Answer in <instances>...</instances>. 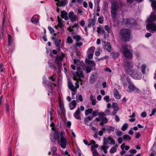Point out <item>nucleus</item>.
Segmentation results:
<instances>
[{
    "mask_svg": "<svg viewBox=\"0 0 156 156\" xmlns=\"http://www.w3.org/2000/svg\"><path fill=\"white\" fill-rule=\"evenodd\" d=\"M156 20V15L151 13L147 20V23H153Z\"/></svg>",
    "mask_w": 156,
    "mask_h": 156,
    "instance_id": "obj_14",
    "label": "nucleus"
},
{
    "mask_svg": "<svg viewBox=\"0 0 156 156\" xmlns=\"http://www.w3.org/2000/svg\"><path fill=\"white\" fill-rule=\"evenodd\" d=\"M5 107L6 109V112L8 113L9 112V105L7 103H6L5 104Z\"/></svg>",
    "mask_w": 156,
    "mask_h": 156,
    "instance_id": "obj_57",
    "label": "nucleus"
},
{
    "mask_svg": "<svg viewBox=\"0 0 156 156\" xmlns=\"http://www.w3.org/2000/svg\"><path fill=\"white\" fill-rule=\"evenodd\" d=\"M92 67L86 65V71L87 73L90 72L92 70Z\"/></svg>",
    "mask_w": 156,
    "mask_h": 156,
    "instance_id": "obj_48",
    "label": "nucleus"
},
{
    "mask_svg": "<svg viewBox=\"0 0 156 156\" xmlns=\"http://www.w3.org/2000/svg\"><path fill=\"white\" fill-rule=\"evenodd\" d=\"M100 148L101 150L103 151L106 154L107 152V149L108 148V147L107 146L103 145Z\"/></svg>",
    "mask_w": 156,
    "mask_h": 156,
    "instance_id": "obj_28",
    "label": "nucleus"
},
{
    "mask_svg": "<svg viewBox=\"0 0 156 156\" xmlns=\"http://www.w3.org/2000/svg\"><path fill=\"white\" fill-rule=\"evenodd\" d=\"M95 49V48L94 47H91L88 48L87 51V53H91L94 54Z\"/></svg>",
    "mask_w": 156,
    "mask_h": 156,
    "instance_id": "obj_27",
    "label": "nucleus"
},
{
    "mask_svg": "<svg viewBox=\"0 0 156 156\" xmlns=\"http://www.w3.org/2000/svg\"><path fill=\"white\" fill-rule=\"evenodd\" d=\"M93 109L92 108H90L85 111V115L86 116L92 113Z\"/></svg>",
    "mask_w": 156,
    "mask_h": 156,
    "instance_id": "obj_38",
    "label": "nucleus"
},
{
    "mask_svg": "<svg viewBox=\"0 0 156 156\" xmlns=\"http://www.w3.org/2000/svg\"><path fill=\"white\" fill-rule=\"evenodd\" d=\"M124 22L126 24H132L134 22V20L133 19H127L124 20Z\"/></svg>",
    "mask_w": 156,
    "mask_h": 156,
    "instance_id": "obj_25",
    "label": "nucleus"
},
{
    "mask_svg": "<svg viewBox=\"0 0 156 156\" xmlns=\"http://www.w3.org/2000/svg\"><path fill=\"white\" fill-rule=\"evenodd\" d=\"M59 104L60 108L62 110H63L64 108V105L63 103H62L60 101L59 102Z\"/></svg>",
    "mask_w": 156,
    "mask_h": 156,
    "instance_id": "obj_55",
    "label": "nucleus"
},
{
    "mask_svg": "<svg viewBox=\"0 0 156 156\" xmlns=\"http://www.w3.org/2000/svg\"><path fill=\"white\" fill-rule=\"evenodd\" d=\"M48 29L49 30L50 32V33L51 34H52L53 33H54V30L51 27H48Z\"/></svg>",
    "mask_w": 156,
    "mask_h": 156,
    "instance_id": "obj_58",
    "label": "nucleus"
},
{
    "mask_svg": "<svg viewBox=\"0 0 156 156\" xmlns=\"http://www.w3.org/2000/svg\"><path fill=\"white\" fill-rule=\"evenodd\" d=\"M104 43L105 44V48L106 50L109 52L111 51L112 48L111 44L105 41L104 42Z\"/></svg>",
    "mask_w": 156,
    "mask_h": 156,
    "instance_id": "obj_19",
    "label": "nucleus"
},
{
    "mask_svg": "<svg viewBox=\"0 0 156 156\" xmlns=\"http://www.w3.org/2000/svg\"><path fill=\"white\" fill-rule=\"evenodd\" d=\"M118 145H116L115 146L113 147L110 150V151L111 153H114L117 150V148L118 147Z\"/></svg>",
    "mask_w": 156,
    "mask_h": 156,
    "instance_id": "obj_35",
    "label": "nucleus"
},
{
    "mask_svg": "<svg viewBox=\"0 0 156 156\" xmlns=\"http://www.w3.org/2000/svg\"><path fill=\"white\" fill-rule=\"evenodd\" d=\"M92 114L94 117L98 115V110H95L92 112Z\"/></svg>",
    "mask_w": 156,
    "mask_h": 156,
    "instance_id": "obj_50",
    "label": "nucleus"
},
{
    "mask_svg": "<svg viewBox=\"0 0 156 156\" xmlns=\"http://www.w3.org/2000/svg\"><path fill=\"white\" fill-rule=\"evenodd\" d=\"M73 38L76 40V42L79 41L81 39V37L78 35H76L73 36Z\"/></svg>",
    "mask_w": 156,
    "mask_h": 156,
    "instance_id": "obj_32",
    "label": "nucleus"
},
{
    "mask_svg": "<svg viewBox=\"0 0 156 156\" xmlns=\"http://www.w3.org/2000/svg\"><path fill=\"white\" fill-rule=\"evenodd\" d=\"M51 139L53 142H55L56 139L58 140V144L63 149L66 147L67 143V138L65 136L64 132H62L60 133L58 131H55V133H51Z\"/></svg>",
    "mask_w": 156,
    "mask_h": 156,
    "instance_id": "obj_1",
    "label": "nucleus"
},
{
    "mask_svg": "<svg viewBox=\"0 0 156 156\" xmlns=\"http://www.w3.org/2000/svg\"><path fill=\"white\" fill-rule=\"evenodd\" d=\"M119 108L117 107H115L114 108V111L112 112V115H115L117 111L119 110Z\"/></svg>",
    "mask_w": 156,
    "mask_h": 156,
    "instance_id": "obj_49",
    "label": "nucleus"
},
{
    "mask_svg": "<svg viewBox=\"0 0 156 156\" xmlns=\"http://www.w3.org/2000/svg\"><path fill=\"white\" fill-rule=\"evenodd\" d=\"M85 22L83 20H82L80 22V24L82 27H83L85 25Z\"/></svg>",
    "mask_w": 156,
    "mask_h": 156,
    "instance_id": "obj_59",
    "label": "nucleus"
},
{
    "mask_svg": "<svg viewBox=\"0 0 156 156\" xmlns=\"http://www.w3.org/2000/svg\"><path fill=\"white\" fill-rule=\"evenodd\" d=\"M93 156H98L99 153L97 152V151H94L92 152Z\"/></svg>",
    "mask_w": 156,
    "mask_h": 156,
    "instance_id": "obj_63",
    "label": "nucleus"
},
{
    "mask_svg": "<svg viewBox=\"0 0 156 156\" xmlns=\"http://www.w3.org/2000/svg\"><path fill=\"white\" fill-rule=\"evenodd\" d=\"M80 112L79 108H78L77 110L75 112L74 114L73 115L74 117L78 119H80L81 117L80 116Z\"/></svg>",
    "mask_w": 156,
    "mask_h": 156,
    "instance_id": "obj_16",
    "label": "nucleus"
},
{
    "mask_svg": "<svg viewBox=\"0 0 156 156\" xmlns=\"http://www.w3.org/2000/svg\"><path fill=\"white\" fill-rule=\"evenodd\" d=\"M129 152L131 153L135 154L136 153L137 151L135 149H132L129 151Z\"/></svg>",
    "mask_w": 156,
    "mask_h": 156,
    "instance_id": "obj_62",
    "label": "nucleus"
},
{
    "mask_svg": "<svg viewBox=\"0 0 156 156\" xmlns=\"http://www.w3.org/2000/svg\"><path fill=\"white\" fill-rule=\"evenodd\" d=\"M79 27V25L78 24L75 23L73 26H70L69 28H68V30L70 32H72L73 31V29L74 28L77 29Z\"/></svg>",
    "mask_w": 156,
    "mask_h": 156,
    "instance_id": "obj_24",
    "label": "nucleus"
},
{
    "mask_svg": "<svg viewBox=\"0 0 156 156\" xmlns=\"http://www.w3.org/2000/svg\"><path fill=\"white\" fill-rule=\"evenodd\" d=\"M68 86L69 88L72 91L75 92L76 91V88L73 85V83L71 81H69L68 83Z\"/></svg>",
    "mask_w": 156,
    "mask_h": 156,
    "instance_id": "obj_17",
    "label": "nucleus"
},
{
    "mask_svg": "<svg viewBox=\"0 0 156 156\" xmlns=\"http://www.w3.org/2000/svg\"><path fill=\"white\" fill-rule=\"evenodd\" d=\"M67 2V0H61L56 3V5H57L62 6H65Z\"/></svg>",
    "mask_w": 156,
    "mask_h": 156,
    "instance_id": "obj_20",
    "label": "nucleus"
},
{
    "mask_svg": "<svg viewBox=\"0 0 156 156\" xmlns=\"http://www.w3.org/2000/svg\"><path fill=\"white\" fill-rule=\"evenodd\" d=\"M108 140H109L112 144L114 145L115 144V140L112 139L111 137L109 136L108 138Z\"/></svg>",
    "mask_w": 156,
    "mask_h": 156,
    "instance_id": "obj_47",
    "label": "nucleus"
},
{
    "mask_svg": "<svg viewBox=\"0 0 156 156\" xmlns=\"http://www.w3.org/2000/svg\"><path fill=\"white\" fill-rule=\"evenodd\" d=\"M114 95L116 99H119L121 97L119 95V93L116 89H115L114 90Z\"/></svg>",
    "mask_w": 156,
    "mask_h": 156,
    "instance_id": "obj_26",
    "label": "nucleus"
},
{
    "mask_svg": "<svg viewBox=\"0 0 156 156\" xmlns=\"http://www.w3.org/2000/svg\"><path fill=\"white\" fill-rule=\"evenodd\" d=\"M111 54L113 58H117L118 57L119 55V53L116 52H112L111 53Z\"/></svg>",
    "mask_w": 156,
    "mask_h": 156,
    "instance_id": "obj_41",
    "label": "nucleus"
},
{
    "mask_svg": "<svg viewBox=\"0 0 156 156\" xmlns=\"http://www.w3.org/2000/svg\"><path fill=\"white\" fill-rule=\"evenodd\" d=\"M83 45V43L81 42L77 41L74 46V48H77L78 47L82 46Z\"/></svg>",
    "mask_w": 156,
    "mask_h": 156,
    "instance_id": "obj_34",
    "label": "nucleus"
},
{
    "mask_svg": "<svg viewBox=\"0 0 156 156\" xmlns=\"http://www.w3.org/2000/svg\"><path fill=\"white\" fill-rule=\"evenodd\" d=\"M68 16L72 22H75L76 20H78L77 16L73 12H70L69 13Z\"/></svg>",
    "mask_w": 156,
    "mask_h": 156,
    "instance_id": "obj_11",
    "label": "nucleus"
},
{
    "mask_svg": "<svg viewBox=\"0 0 156 156\" xmlns=\"http://www.w3.org/2000/svg\"><path fill=\"white\" fill-rule=\"evenodd\" d=\"M110 112V111L108 109L106 110L105 112H101L98 113V116L101 117L103 120V122H100V123L101 126H102L108 122V119L105 116L109 114Z\"/></svg>",
    "mask_w": 156,
    "mask_h": 156,
    "instance_id": "obj_4",
    "label": "nucleus"
},
{
    "mask_svg": "<svg viewBox=\"0 0 156 156\" xmlns=\"http://www.w3.org/2000/svg\"><path fill=\"white\" fill-rule=\"evenodd\" d=\"M88 54V58L89 59H91L92 58L93 56V54L91 53H87Z\"/></svg>",
    "mask_w": 156,
    "mask_h": 156,
    "instance_id": "obj_61",
    "label": "nucleus"
},
{
    "mask_svg": "<svg viewBox=\"0 0 156 156\" xmlns=\"http://www.w3.org/2000/svg\"><path fill=\"white\" fill-rule=\"evenodd\" d=\"M123 139L124 141L130 140L131 139V137L128 135H125L123 136Z\"/></svg>",
    "mask_w": 156,
    "mask_h": 156,
    "instance_id": "obj_36",
    "label": "nucleus"
},
{
    "mask_svg": "<svg viewBox=\"0 0 156 156\" xmlns=\"http://www.w3.org/2000/svg\"><path fill=\"white\" fill-rule=\"evenodd\" d=\"M76 103L75 100H73L71 103L70 104V109L71 110H73L76 107Z\"/></svg>",
    "mask_w": 156,
    "mask_h": 156,
    "instance_id": "obj_22",
    "label": "nucleus"
},
{
    "mask_svg": "<svg viewBox=\"0 0 156 156\" xmlns=\"http://www.w3.org/2000/svg\"><path fill=\"white\" fill-rule=\"evenodd\" d=\"M48 112L50 115V119L51 121H52L53 119L52 118V108L50 107L48 109Z\"/></svg>",
    "mask_w": 156,
    "mask_h": 156,
    "instance_id": "obj_29",
    "label": "nucleus"
},
{
    "mask_svg": "<svg viewBox=\"0 0 156 156\" xmlns=\"http://www.w3.org/2000/svg\"><path fill=\"white\" fill-rule=\"evenodd\" d=\"M146 67H147V66H146V65L145 64H143L141 66V71H142V73L144 74L145 73V70Z\"/></svg>",
    "mask_w": 156,
    "mask_h": 156,
    "instance_id": "obj_45",
    "label": "nucleus"
},
{
    "mask_svg": "<svg viewBox=\"0 0 156 156\" xmlns=\"http://www.w3.org/2000/svg\"><path fill=\"white\" fill-rule=\"evenodd\" d=\"M61 16L65 20H67L68 19L67 12L65 11H61Z\"/></svg>",
    "mask_w": 156,
    "mask_h": 156,
    "instance_id": "obj_21",
    "label": "nucleus"
},
{
    "mask_svg": "<svg viewBox=\"0 0 156 156\" xmlns=\"http://www.w3.org/2000/svg\"><path fill=\"white\" fill-rule=\"evenodd\" d=\"M96 17L94 16L93 19H89L88 20V24L87 27L89 28H90L92 26L95 25L96 24Z\"/></svg>",
    "mask_w": 156,
    "mask_h": 156,
    "instance_id": "obj_12",
    "label": "nucleus"
},
{
    "mask_svg": "<svg viewBox=\"0 0 156 156\" xmlns=\"http://www.w3.org/2000/svg\"><path fill=\"white\" fill-rule=\"evenodd\" d=\"M111 8L112 16L113 18H115L119 8V6L117 2L114 1L112 2Z\"/></svg>",
    "mask_w": 156,
    "mask_h": 156,
    "instance_id": "obj_6",
    "label": "nucleus"
},
{
    "mask_svg": "<svg viewBox=\"0 0 156 156\" xmlns=\"http://www.w3.org/2000/svg\"><path fill=\"white\" fill-rule=\"evenodd\" d=\"M116 134L118 136H121L122 135V132L121 131H117L116 132Z\"/></svg>",
    "mask_w": 156,
    "mask_h": 156,
    "instance_id": "obj_64",
    "label": "nucleus"
},
{
    "mask_svg": "<svg viewBox=\"0 0 156 156\" xmlns=\"http://www.w3.org/2000/svg\"><path fill=\"white\" fill-rule=\"evenodd\" d=\"M73 74V79L76 81L79 80L82 82V78H84V76L83 73H79V72H73L72 73Z\"/></svg>",
    "mask_w": 156,
    "mask_h": 156,
    "instance_id": "obj_7",
    "label": "nucleus"
},
{
    "mask_svg": "<svg viewBox=\"0 0 156 156\" xmlns=\"http://www.w3.org/2000/svg\"><path fill=\"white\" fill-rule=\"evenodd\" d=\"M121 148L122 150H124V148L126 150H128L129 148L130 147L128 146H126L125 144V143H123L121 145Z\"/></svg>",
    "mask_w": 156,
    "mask_h": 156,
    "instance_id": "obj_30",
    "label": "nucleus"
},
{
    "mask_svg": "<svg viewBox=\"0 0 156 156\" xmlns=\"http://www.w3.org/2000/svg\"><path fill=\"white\" fill-rule=\"evenodd\" d=\"M73 42V40L72 38L70 37H67L66 42L68 44H72Z\"/></svg>",
    "mask_w": 156,
    "mask_h": 156,
    "instance_id": "obj_37",
    "label": "nucleus"
},
{
    "mask_svg": "<svg viewBox=\"0 0 156 156\" xmlns=\"http://www.w3.org/2000/svg\"><path fill=\"white\" fill-rule=\"evenodd\" d=\"M101 27H98L97 28V31L98 34H100L101 33Z\"/></svg>",
    "mask_w": 156,
    "mask_h": 156,
    "instance_id": "obj_60",
    "label": "nucleus"
},
{
    "mask_svg": "<svg viewBox=\"0 0 156 156\" xmlns=\"http://www.w3.org/2000/svg\"><path fill=\"white\" fill-rule=\"evenodd\" d=\"M128 89L127 91L129 93H131L134 91L135 93H138L139 91V89L135 87L133 84L131 83H129L128 87Z\"/></svg>",
    "mask_w": 156,
    "mask_h": 156,
    "instance_id": "obj_10",
    "label": "nucleus"
},
{
    "mask_svg": "<svg viewBox=\"0 0 156 156\" xmlns=\"http://www.w3.org/2000/svg\"><path fill=\"white\" fill-rule=\"evenodd\" d=\"M125 69L128 73L133 78L139 79L141 77L139 74L133 68V65L131 62H126L124 63Z\"/></svg>",
    "mask_w": 156,
    "mask_h": 156,
    "instance_id": "obj_2",
    "label": "nucleus"
},
{
    "mask_svg": "<svg viewBox=\"0 0 156 156\" xmlns=\"http://www.w3.org/2000/svg\"><path fill=\"white\" fill-rule=\"evenodd\" d=\"M60 38L59 37V36L57 34H54L53 35V36L52 37V39L53 40V41H55Z\"/></svg>",
    "mask_w": 156,
    "mask_h": 156,
    "instance_id": "obj_40",
    "label": "nucleus"
},
{
    "mask_svg": "<svg viewBox=\"0 0 156 156\" xmlns=\"http://www.w3.org/2000/svg\"><path fill=\"white\" fill-rule=\"evenodd\" d=\"M93 117L90 116H88L85 117L84 120L85 123L87 125H88L89 122L90 121H91Z\"/></svg>",
    "mask_w": 156,
    "mask_h": 156,
    "instance_id": "obj_23",
    "label": "nucleus"
},
{
    "mask_svg": "<svg viewBox=\"0 0 156 156\" xmlns=\"http://www.w3.org/2000/svg\"><path fill=\"white\" fill-rule=\"evenodd\" d=\"M104 99L107 102H108L110 101L109 97L108 95L105 96L104 97Z\"/></svg>",
    "mask_w": 156,
    "mask_h": 156,
    "instance_id": "obj_54",
    "label": "nucleus"
},
{
    "mask_svg": "<svg viewBox=\"0 0 156 156\" xmlns=\"http://www.w3.org/2000/svg\"><path fill=\"white\" fill-rule=\"evenodd\" d=\"M90 100H91V104L92 105H95L96 104L97 101L95 96L91 94L90 96Z\"/></svg>",
    "mask_w": 156,
    "mask_h": 156,
    "instance_id": "obj_18",
    "label": "nucleus"
},
{
    "mask_svg": "<svg viewBox=\"0 0 156 156\" xmlns=\"http://www.w3.org/2000/svg\"><path fill=\"white\" fill-rule=\"evenodd\" d=\"M146 28L149 31H156V24L154 23H148Z\"/></svg>",
    "mask_w": 156,
    "mask_h": 156,
    "instance_id": "obj_9",
    "label": "nucleus"
},
{
    "mask_svg": "<svg viewBox=\"0 0 156 156\" xmlns=\"http://www.w3.org/2000/svg\"><path fill=\"white\" fill-rule=\"evenodd\" d=\"M104 18L103 16H101L99 17L98 19V21L99 23L102 24L104 22Z\"/></svg>",
    "mask_w": 156,
    "mask_h": 156,
    "instance_id": "obj_46",
    "label": "nucleus"
},
{
    "mask_svg": "<svg viewBox=\"0 0 156 156\" xmlns=\"http://www.w3.org/2000/svg\"><path fill=\"white\" fill-rule=\"evenodd\" d=\"M64 57V55L62 53L61 55H58L56 57L55 59V62L57 65L59 69L60 68L62 64V61Z\"/></svg>",
    "mask_w": 156,
    "mask_h": 156,
    "instance_id": "obj_8",
    "label": "nucleus"
},
{
    "mask_svg": "<svg viewBox=\"0 0 156 156\" xmlns=\"http://www.w3.org/2000/svg\"><path fill=\"white\" fill-rule=\"evenodd\" d=\"M8 46H9L11 45L12 43V37L11 35L10 34H8Z\"/></svg>",
    "mask_w": 156,
    "mask_h": 156,
    "instance_id": "obj_31",
    "label": "nucleus"
},
{
    "mask_svg": "<svg viewBox=\"0 0 156 156\" xmlns=\"http://www.w3.org/2000/svg\"><path fill=\"white\" fill-rule=\"evenodd\" d=\"M61 41V39L60 38L55 41H54L55 45L58 47H59L60 44V42Z\"/></svg>",
    "mask_w": 156,
    "mask_h": 156,
    "instance_id": "obj_33",
    "label": "nucleus"
},
{
    "mask_svg": "<svg viewBox=\"0 0 156 156\" xmlns=\"http://www.w3.org/2000/svg\"><path fill=\"white\" fill-rule=\"evenodd\" d=\"M119 33L122 40L126 41H129L131 32L129 29L124 28L120 30Z\"/></svg>",
    "mask_w": 156,
    "mask_h": 156,
    "instance_id": "obj_3",
    "label": "nucleus"
},
{
    "mask_svg": "<svg viewBox=\"0 0 156 156\" xmlns=\"http://www.w3.org/2000/svg\"><path fill=\"white\" fill-rule=\"evenodd\" d=\"M107 130L109 132H110L111 131L113 132L114 131V130L115 128L113 127L107 126Z\"/></svg>",
    "mask_w": 156,
    "mask_h": 156,
    "instance_id": "obj_44",
    "label": "nucleus"
},
{
    "mask_svg": "<svg viewBox=\"0 0 156 156\" xmlns=\"http://www.w3.org/2000/svg\"><path fill=\"white\" fill-rule=\"evenodd\" d=\"M151 6L153 9H156V1L151 3Z\"/></svg>",
    "mask_w": 156,
    "mask_h": 156,
    "instance_id": "obj_52",
    "label": "nucleus"
},
{
    "mask_svg": "<svg viewBox=\"0 0 156 156\" xmlns=\"http://www.w3.org/2000/svg\"><path fill=\"white\" fill-rule=\"evenodd\" d=\"M128 126V124L127 123L123 124L121 128V129L123 131H125L127 128Z\"/></svg>",
    "mask_w": 156,
    "mask_h": 156,
    "instance_id": "obj_43",
    "label": "nucleus"
},
{
    "mask_svg": "<svg viewBox=\"0 0 156 156\" xmlns=\"http://www.w3.org/2000/svg\"><path fill=\"white\" fill-rule=\"evenodd\" d=\"M76 99L77 101H82L83 100L82 96L81 95H76Z\"/></svg>",
    "mask_w": 156,
    "mask_h": 156,
    "instance_id": "obj_39",
    "label": "nucleus"
},
{
    "mask_svg": "<svg viewBox=\"0 0 156 156\" xmlns=\"http://www.w3.org/2000/svg\"><path fill=\"white\" fill-rule=\"evenodd\" d=\"M38 20L35 17H32L31 19V21L34 23L37 24L38 23Z\"/></svg>",
    "mask_w": 156,
    "mask_h": 156,
    "instance_id": "obj_42",
    "label": "nucleus"
},
{
    "mask_svg": "<svg viewBox=\"0 0 156 156\" xmlns=\"http://www.w3.org/2000/svg\"><path fill=\"white\" fill-rule=\"evenodd\" d=\"M130 48V46L126 45H123L122 48L123 54L126 58L128 59H130L132 57V55L130 52L129 49Z\"/></svg>",
    "mask_w": 156,
    "mask_h": 156,
    "instance_id": "obj_5",
    "label": "nucleus"
},
{
    "mask_svg": "<svg viewBox=\"0 0 156 156\" xmlns=\"http://www.w3.org/2000/svg\"><path fill=\"white\" fill-rule=\"evenodd\" d=\"M85 63L86 65L93 67L95 66V63L92 60H90L89 59L86 58L85 60Z\"/></svg>",
    "mask_w": 156,
    "mask_h": 156,
    "instance_id": "obj_15",
    "label": "nucleus"
},
{
    "mask_svg": "<svg viewBox=\"0 0 156 156\" xmlns=\"http://www.w3.org/2000/svg\"><path fill=\"white\" fill-rule=\"evenodd\" d=\"M58 21V26L61 29L62 32H63L64 31V29L63 27V24L64 21L61 18H60L59 16L57 17Z\"/></svg>",
    "mask_w": 156,
    "mask_h": 156,
    "instance_id": "obj_13",
    "label": "nucleus"
},
{
    "mask_svg": "<svg viewBox=\"0 0 156 156\" xmlns=\"http://www.w3.org/2000/svg\"><path fill=\"white\" fill-rule=\"evenodd\" d=\"M52 151L53 154L56 153L55 152L57 150V147L55 146H53L52 147Z\"/></svg>",
    "mask_w": 156,
    "mask_h": 156,
    "instance_id": "obj_56",
    "label": "nucleus"
},
{
    "mask_svg": "<svg viewBox=\"0 0 156 156\" xmlns=\"http://www.w3.org/2000/svg\"><path fill=\"white\" fill-rule=\"evenodd\" d=\"M108 138H104L103 139V143L104 145H106L108 144Z\"/></svg>",
    "mask_w": 156,
    "mask_h": 156,
    "instance_id": "obj_51",
    "label": "nucleus"
},
{
    "mask_svg": "<svg viewBox=\"0 0 156 156\" xmlns=\"http://www.w3.org/2000/svg\"><path fill=\"white\" fill-rule=\"evenodd\" d=\"M105 29L108 33H109L110 32V30L109 27L108 25H105Z\"/></svg>",
    "mask_w": 156,
    "mask_h": 156,
    "instance_id": "obj_53",
    "label": "nucleus"
}]
</instances>
